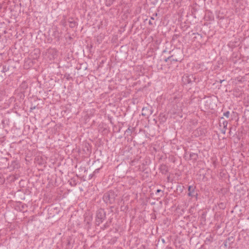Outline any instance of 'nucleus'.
<instances>
[{"label":"nucleus","mask_w":249,"mask_h":249,"mask_svg":"<svg viewBox=\"0 0 249 249\" xmlns=\"http://www.w3.org/2000/svg\"><path fill=\"white\" fill-rule=\"evenodd\" d=\"M117 195L113 191H109L104 194L103 196L104 202L108 204H112L115 203Z\"/></svg>","instance_id":"obj_1"},{"label":"nucleus","mask_w":249,"mask_h":249,"mask_svg":"<svg viewBox=\"0 0 249 249\" xmlns=\"http://www.w3.org/2000/svg\"><path fill=\"white\" fill-rule=\"evenodd\" d=\"M106 218V213L104 209L100 208L96 211L95 224L99 226Z\"/></svg>","instance_id":"obj_2"},{"label":"nucleus","mask_w":249,"mask_h":249,"mask_svg":"<svg viewBox=\"0 0 249 249\" xmlns=\"http://www.w3.org/2000/svg\"><path fill=\"white\" fill-rule=\"evenodd\" d=\"M170 54H171L167 57L168 59H170L171 62L180 61L181 60V57H179L178 54L181 55L180 51L179 50L174 51L172 50L170 51Z\"/></svg>","instance_id":"obj_3"},{"label":"nucleus","mask_w":249,"mask_h":249,"mask_svg":"<svg viewBox=\"0 0 249 249\" xmlns=\"http://www.w3.org/2000/svg\"><path fill=\"white\" fill-rule=\"evenodd\" d=\"M188 195L191 197L197 198L198 196L197 191L196 190V187L193 185H190L188 187Z\"/></svg>","instance_id":"obj_4"},{"label":"nucleus","mask_w":249,"mask_h":249,"mask_svg":"<svg viewBox=\"0 0 249 249\" xmlns=\"http://www.w3.org/2000/svg\"><path fill=\"white\" fill-rule=\"evenodd\" d=\"M196 78L193 74L188 75H185L182 78V81L184 84H189L195 82Z\"/></svg>","instance_id":"obj_5"},{"label":"nucleus","mask_w":249,"mask_h":249,"mask_svg":"<svg viewBox=\"0 0 249 249\" xmlns=\"http://www.w3.org/2000/svg\"><path fill=\"white\" fill-rule=\"evenodd\" d=\"M153 113L152 107L150 106L143 107L142 108V115L148 117Z\"/></svg>","instance_id":"obj_6"},{"label":"nucleus","mask_w":249,"mask_h":249,"mask_svg":"<svg viewBox=\"0 0 249 249\" xmlns=\"http://www.w3.org/2000/svg\"><path fill=\"white\" fill-rule=\"evenodd\" d=\"M234 241V238L233 236H230L227 238L224 242L223 245L225 248H231L232 244Z\"/></svg>","instance_id":"obj_7"},{"label":"nucleus","mask_w":249,"mask_h":249,"mask_svg":"<svg viewBox=\"0 0 249 249\" xmlns=\"http://www.w3.org/2000/svg\"><path fill=\"white\" fill-rule=\"evenodd\" d=\"M159 170L160 172L163 175H166L168 172V166L164 164L160 165Z\"/></svg>","instance_id":"obj_8"},{"label":"nucleus","mask_w":249,"mask_h":249,"mask_svg":"<svg viewBox=\"0 0 249 249\" xmlns=\"http://www.w3.org/2000/svg\"><path fill=\"white\" fill-rule=\"evenodd\" d=\"M9 168L11 170H14L18 168V163L16 160H13L10 164H9Z\"/></svg>","instance_id":"obj_9"},{"label":"nucleus","mask_w":249,"mask_h":249,"mask_svg":"<svg viewBox=\"0 0 249 249\" xmlns=\"http://www.w3.org/2000/svg\"><path fill=\"white\" fill-rule=\"evenodd\" d=\"M69 22L70 23V27L71 28H73L78 25L77 22L73 20L72 18H69Z\"/></svg>","instance_id":"obj_10"},{"label":"nucleus","mask_w":249,"mask_h":249,"mask_svg":"<svg viewBox=\"0 0 249 249\" xmlns=\"http://www.w3.org/2000/svg\"><path fill=\"white\" fill-rule=\"evenodd\" d=\"M28 87V83L26 81H23L20 85V88L21 90H25Z\"/></svg>","instance_id":"obj_11"},{"label":"nucleus","mask_w":249,"mask_h":249,"mask_svg":"<svg viewBox=\"0 0 249 249\" xmlns=\"http://www.w3.org/2000/svg\"><path fill=\"white\" fill-rule=\"evenodd\" d=\"M213 236L212 235H210L205 239L204 242L206 244H210L213 242Z\"/></svg>","instance_id":"obj_12"},{"label":"nucleus","mask_w":249,"mask_h":249,"mask_svg":"<svg viewBox=\"0 0 249 249\" xmlns=\"http://www.w3.org/2000/svg\"><path fill=\"white\" fill-rule=\"evenodd\" d=\"M190 158L193 160L194 162H196L197 160L198 155L195 153H191L190 154Z\"/></svg>","instance_id":"obj_13"},{"label":"nucleus","mask_w":249,"mask_h":249,"mask_svg":"<svg viewBox=\"0 0 249 249\" xmlns=\"http://www.w3.org/2000/svg\"><path fill=\"white\" fill-rule=\"evenodd\" d=\"M9 70V66H7L6 65H3L2 67V70L1 71V72L4 73L5 72Z\"/></svg>","instance_id":"obj_14"},{"label":"nucleus","mask_w":249,"mask_h":249,"mask_svg":"<svg viewBox=\"0 0 249 249\" xmlns=\"http://www.w3.org/2000/svg\"><path fill=\"white\" fill-rule=\"evenodd\" d=\"M183 186L181 185H178L177 186V190L179 191L180 193H181L183 191Z\"/></svg>","instance_id":"obj_15"},{"label":"nucleus","mask_w":249,"mask_h":249,"mask_svg":"<svg viewBox=\"0 0 249 249\" xmlns=\"http://www.w3.org/2000/svg\"><path fill=\"white\" fill-rule=\"evenodd\" d=\"M132 130L129 127L125 131V134L127 135H130L132 134Z\"/></svg>","instance_id":"obj_16"},{"label":"nucleus","mask_w":249,"mask_h":249,"mask_svg":"<svg viewBox=\"0 0 249 249\" xmlns=\"http://www.w3.org/2000/svg\"><path fill=\"white\" fill-rule=\"evenodd\" d=\"M109 226V224L108 222H107L103 226V227L101 228L102 230H105L108 228Z\"/></svg>","instance_id":"obj_17"},{"label":"nucleus","mask_w":249,"mask_h":249,"mask_svg":"<svg viewBox=\"0 0 249 249\" xmlns=\"http://www.w3.org/2000/svg\"><path fill=\"white\" fill-rule=\"evenodd\" d=\"M60 24L65 27L67 25V22L65 19H63L60 21Z\"/></svg>","instance_id":"obj_18"},{"label":"nucleus","mask_w":249,"mask_h":249,"mask_svg":"<svg viewBox=\"0 0 249 249\" xmlns=\"http://www.w3.org/2000/svg\"><path fill=\"white\" fill-rule=\"evenodd\" d=\"M114 1V0H107V2L108 3V4H107V6H110L111 4L113 3V2Z\"/></svg>","instance_id":"obj_19"},{"label":"nucleus","mask_w":249,"mask_h":249,"mask_svg":"<svg viewBox=\"0 0 249 249\" xmlns=\"http://www.w3.org/2000/svg\"><path fill=\"white\" fill-rule=\"evenodd\" d=\"M223 115L227 118H228L230 115V112L229 111H227L224 112Z\"/></svg>","instance_id":"obj_20"},{"label":"nucleus","mask_w":249,"mask_h":249,"mask_svg":"<svg viewBox=\"0 0 249 249\" xmlns=\"http://www.w3.org/2000/svg\"><path fill=\"white\" fill-rule=\"evenodd\" d=\"M227 124H228V122L227 121H224L223 122V128H227Z\"/></svg>","instance_id":"obj_21"},{"label":"nucleus","mask_w":249,"mask_h":249,"mask_svg":"<svg viewBox=\"0 0 249 249\" xmlns=\"http://www.w3.org/2000/svg\"><path fill=\"white\" fill-rule=\"evenodd\" d=\"M160 192H162L163 193V191L160 190V189H158L157 191H156V195H157L158 194L160 193Z\"/></svg>","instance_id":"obj_22"},{"label":"nucleus","mask_w":249,"mask_h":249,"mask_svg":"<svg viewBox=\"0 0 249 249\" xmlns=\"http://www.w3.org/2000/svg\"><path fill=\"white\" fill-rule=\"evenodd\" d=\"M226 128H223L222 129H221V132H222L223 134H225V133H226Z\"/></svg>","instance_id":"obj_23"},{"label":"nucleus","mask_w":249,"mask_h":249,"mask_svg":"<svg viewBox=\"0 0 249 249\" xmlns=\"http://www.w3.org/2000/svg\"><path fill=\"white\" fill-rule=\"evenodd\" d=\"M36 107L35 106H33V107H32H32H30V111H32V110H33V109H35L36 108Z\"/></svg>","instance_id":"obj_24"},{"label":"nucleus","mask_w":249,"mask_h":249,"mask_svg":"<svg viewBox=\"0 0 249 249\" xmlns=\"http://www.w3.org/2000/svg\"><path fill=\"white\" fill-rule=\"evenodd\" d=\"M178 37V35H175L174 36H173V39H175V38H177Z\"/></svg>","instance_id":"obj_25"},{"label":"nucleus","mask_w":249,"mask_h":249,"mask_svg":"<svg viewBox=\"0 0 249 249\" xmlns=\"http://www.w3.org/2000/svg\"><path fill=\"white\" fill-rule=\"evenodd\" d=\"M99 169H97L95 170L94 173H98L99 172Z\"/></svg>","instance_id":"obj_26"},{"label":"nucleus","mask_w":249,"mask_h":249,"mask_svg":"<svg viewBox=\"0 0 249 249\" xmlns=\"http://www.w3.org/2000/svg\"><path fill=\"white\" fill-rule=\"evenodd\" d=\"M168 60H169V61H170V59H167V58H166L164 59V61H165V62H167Z\"/></svg>","instance_id":"obj_27"},{"label":"nucleus","mask_w":249,"mask_h":249,"mask_svg":"<svg viewBox=\"0 0 249 249\" xmlns=\"http://www.w3.org/2000/svg\"><path fill=\"white\" fill-rule=\"evenodd\" d=\"M149 25H153V23H152V22H151V20H149Z\"/></svg>","instance_id":"obj_28"},{"label":"nucleus","mask_w":249,"mask_h":249,"mask_svg":"<svg viewBox=\"0 0 249 249\" xmlns=\"http://www.w3.org/2000/svg\"><path fill=\"white\" fill-rule=\"evenodd\" d=\"M225 81V80H220V83H222L223 82H224Z\"/></svg>","instance_id":"obj_29"},{"label":"nucleus","mask_w":249,"mask_h":249,"mask_svg":"<svg viewBox=\"0 0 249 249\" xmlns=\"http://www.w3.org/2000/svg\"><path fill=\"white\" fill-rule=\"evenodd\" d=\"M151 19L154 20V18L153 17H151Z\"/></svg>","instance_id":"obj_30"},{"label":"nucleus","mask_w":249,"mask_h":249,"mask_svg":"<svg viewBox=\"0 0 249 249\" xmlns=\"http://www.w3.org/2000/svg\"><path fill=\"white\" fill-rule=\"evenodd\" d=\"M87 145H89V144H88V143H86V147H87Z\"/></svg>","instance_id":"obj_31"},{"label":"nucleus","mask_w":249,"mask_h":249,"mask_svg":"<svg viewBox=\"0 0 249 249\" xmlns=\"http://www.w3.org/2000/svg\"><path fill=\"white\" fill-rule=\"evenodd\" d=\"M113 207H114L113 206H111V207H110V208L111 209H112V208H113Z\"/></svg>","instance_id":"obj_32"},{"label":"nucleus","mask_w":249,"mask_h":249,"mask_svg":"<svg viewBox=\"0 0 249 249\" xmlns=\"http://www.w3.org/2000/svg\"><path fill=\"white\" fill-rule=\"evenodd\" d=\"M87 151H88L90 152V151H89V148H88V147H87Z\"/></svg>","instance_id":"obj_33"},{"label":"nucleus","mask_w":249,"mask_h":249,"mask_svg":"<svg viewBox=\"0 0 249 249\" xmlns=\"http://www.w3.org/2000/svg\"><path fill=\"white\" fill-rule=\"evenodd\" d=\"M70 184L72 186V184H73V183L70 182Z\"/></svg>","instance_id":"obj_34"},{"label":"nucleus","mask_w":249,"mask_h":249,"mask_svg":"<svg viewBox=\"0 0 249 249\" xmlns=\"http://www.w3.org/2000/svg\"><path fill=\"white\" fill-rule=\"evenodd\" d=\"M70 184L72 186V184H73V183L70 182Z\"/></svg>","instance_id":"obj_35"},{"label":"nucleus","mask_w":249,"mask_h":249,"mask_svg":"<svg viewBox=\"0 0 249 249\" xmlns=\"http://www.w3.org/2000/svg\"><path fill=\"white\" fill-rule=\"evenodd\" d=\"M162 242H164V240L163 239L162 240Z\"/></svg>","instance_id":"obj_36"},{"label":"nucleus","mask_w":249,"mask_h":249,"mask_svg":"<svg viewBox=\"0 0 249 249\" xmlns=\"http://www.w3.org/2000/svg\"><path fill=\"white\" fill-rule=\"evenodd\" d=\"M56 32H57V31H56V30L54 31V34H55Z\"/></svg>","instance_id":"obj_37"}]
</instances>
